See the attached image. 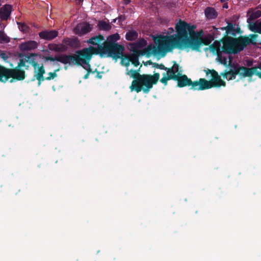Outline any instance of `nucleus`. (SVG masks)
<instances>
[{"label":"nucleus","instance_id":"f257e3e1","mask_svg":"<svg viewBox=\"0 0 261 261\" xmlns=\"http://www.w3.org/2000/svg\"><path fill=\"white\" fill-rule=\"evenodd\" d=\"M196 27L191 25L186 22L179 20L175 24V29L169 28L159 34L152 36L154 42L152 51L156 55H165L172 52L174 49L182 50L190 46L191 40L189 34H192Z\"/></svg>","mask_w":261,"mask_h":261},{"label":"nucleus","instance_id":"f03ea898","mask_svg":"<svg viewBox=\"0 0 261 261\" xmlns=\"http://www.w3.org/2000/svg\"><path fill=\"white\" fill-rule=\"evenodd\" d=\"M87 43L92 44L93 46L78 50L75 55L77 58L78 65L82 66L86 70L90 71L89 62L91 59L92 54H99L101 57H106L105 53H103V51H106L105 38L101 35H97L89 39Z\"/></svg>","mask_w":261,"mask_h":261},{"label":"nucleus","instance_id":"7ed1b4c3","mask_svg":"<svg viewBox=\"0 0 261 261\" xmlns=\"http://www.w3.org/2000/svg\"><path fill=\"white\" fill-rule=\"evenodd\" d=\"M249 38L248 37H241L238 39L228 37L226 38L223 43V50L217 54V59L223 64L226 65L228 59L229 58L230 54L237 53L242 50L245 46L250 44H255L253 39H255L258 35L256 34L250 35Z\"/></svg>","mask_w":261,"mask_h":261},{"label":"nucleus","instance_id":"20e7f679","mask_svg":"<svg viewBox=\"0 0 261 261\" xmlns=\"http://www.w3.org/2000/svg\"><path fill=\"white\" fill-rule=\"evenodd\" d=\"M257 67L247 68L240 67L238 65H231L229 70L225 73H221V75L227 80H231L236 79V75L239 74L241 77H250L255 74L261 78V71H258Z\"/></svg>","mask_w":261,"mask_h":261},{"label":"nucleus","instance_id":"39448f33","mask_svg":"<svg viewBox=\"0 0 261 261\" xmlns=\"http://www.w3.org/2000/svg\"><path fill=\"white\" fill-rule=\"evenodd\" d=\"M180 71L179 70V66L174 62L171 69L168 70L167 72L163 74V77L161 79V82L166 85L167 81L171 79L177 80L178 86L179 87H184L187 85H191L194 83H192L190 79H189L186 75H181Z\"/></svg>","mask_w":261,"mask_h":261},{"label":"nucleus","instance_id":"423d86ee","mask_svg":"<svg viewBox=\"0 0 261 261\" xmlns=\"http://www.w3.org/2000/svg\"><path fill=\"white\" fill-rule=\"evenodd\" d=\"M120 39V36L118 33H115L109 36L105 41L106 57H111L114 58H120L122 55L124 47L116 42Z\"/></svg>","mask_w":261,"mask_h":261},{"label":"nucleus","instance_id":"0eeeda50","mask_svg":"<svg viewBox=\"0 0 261 261\" xmlns=\"http://www.w3.org/2000/svg\"><path fill=\"white\" fill-rule=\"evenodd\" d=\"M211 74L212 80L208 81L204 79H200L199 81H195L192 85V88L194 90H203L211 88L214 86H225V83L223 81L220 75L215 70H208Z\"/></svg>","mask_w":261,"mask_h":261},{"label":"nucleus","instance_id":"6e6552de","mask_svg":"<svg viewBox=\"0 0 261 261\" xmlns=\"http://www.w3.org/2000/svg\"><path fill=\"white\" fill-rule=\"evenodd\" d=\"M36 56V55L35 54H30L21 57L18 63V66L15 69H18L21 71L20 69V68L22 67H28V66L26 65V63H31L34 67L36 79L40 82L44 80L43 75L45 73V70L43 65L40 66L34 61V58ZM22 71H23V70ZM23 72H24V71Z\"/></svg>","mask_w":261,"mask_h":261},{"label":"nucleus","instance_id":"1a4fd4ad","mask_svg":"<svg viewBox=\"0 0 261 261\" xmlns=\"http://www.w3.org/2000/svg\"><path fill=\"white\" fill-rule=\"evenodd\" d=\"M153 85V77L152 75L143 74L137 80L133 81L130 89L132 91L135 90L137 93L143 90L148 93Z\"/></svg>","mask_w":261,"mask_h":261},{"label":"nucleus","instance_id":"9d476101","mask_svg":"<svg viewBox=\"0 0 261 261\" xmlns=\"http://www.w3.org/2000/svg\"><path fill=\"white\" fill-rule=\"evenodd\" d=\"M25 72L18 69H7L0 66V81L6 82L11 77L21 80L24 79Z\"/></svg>","mask_w":261,"mask_h":261},{"label":"nucleus","instance_id":"9b49d317","mask_svg":"<svg viewBox=\"0 0 261 261\" xmlns=\"http://www.w3.org/2000/svg\"><path fill=\"white\" fill-rule=\"evenodd\" d=\"M44 59L45 61H51L54 63V64H55V61H57L64 64H69L70 65H78L77 58L76 55L70 56L65 54H61L56 55L55 57L51 56L45 57H44Z\"/></svg>","mask_w":261,"mask_h":261},{"label":"nucleus","instance_id":"f8f14e48","mask_svg":"<svg viewBox=\"0 0 261 261\" xmlns=\"http://www.w3.org/2000/svg\"><path fill=\"white\" fill-rule=\"evenodd\" d=\"M92 26L89 23L83 22L79 23L74 29L75 34L79 36L84 35L91 31Z\"/></svg>","mask_w":261,"mask_h":261},{"label":"nucleus","instance_id":"ddd939ff","mask_svg":"<svg viewBox=\"0 0 261 261\" xmlns=\"http://www.w3.org/2000/svg\"><path fill=\"white\" fill-rule=\"evenodd\" d=\"M58 35V32L56 30L44 31L39 34V37L41 39L47 40H50L55 38Z\"/></svg>","mask_w":261,"mask_h":261},{"label":"nucleus","instance_id":"4468645a","mask_svg":"<svg viewBox=\"0 0 261 261\" xmlns=\"http://www.w3.org/2000/svg\"><path fill=\"white\" fill-rule=\"evenodd\" d=\"M38 43L35 41H28L22 43L20 45V49L22 50H32L38 47Z\"/></svg>","mask_w":261,"mask_h":261},{"label":"nucleus","instance_id":"2eb2a0df","mask_svg":"<svg viewBox=\"0 0 261 261\" xmlns=\"http://www.w3.org/2000/svg\"><path fill=\"white\" fill-rule=\"evenodd\" d=\"M12 11L11 5H6L0 10V17L3 20H6L10 16Z\"/></svg>","mask_w":261,"mask_h":261},{"label":"nucleus","instance_id":"dca6fc26","mask_svg":"<svg viewBox=\"0 0 261 261\" xmlns=\"http://www.w3.org/2000/svg\"><path fill=\"white\" fill-rule=\"evenodd\" d=\"M204 13L206 17L208 19H213L217 17L218 14L214 8L207 7L205 9Z\"/></svg>","mask_w":261,"mask_h":261},{"label":"nucleus","instance_id":"f3484780","mask_svg":"<svg viewBox=\"0 0 261 261\" xmlns=\"http://www.w3.org/2000/svg\"><path fill=\"white\" fill-rule=\"evenodd\" d=\"M63 42L72 47H77L80 45V41L77 38L64 39Z\"/></svg>","mask_w":261,"mask_h":261},{"label":"nucleus","instance_id":"a211bd4d","mask_svg":"<svg viewBox=\"0 0 261 261\" xmlns=\"http://www.w3.org/2000/svg\"><path fill=\"white\" fill-rule=\"evenodd\" d=\"M249 29L252 32L261 34V20H258L255 22L250 24Z\"/></svg>","mask_w":261,"mask_h":261},{"label":"nucleus","instance_id":"6ab92c4d","mask_svg":"<svg viewBox=\"0 0 261 261\" xmlns=\"http://www.w3.org/2000/svg\"><path fill=\"white\" fill-rule=\"evenodd\" d=\"M49 48L50 50H54L55 51H64L66 50L67 47L63 44H53L49 45Z\"/></svg>","mask_w":261,"mask_h":261},{"label":"nucleus","instance_id":"aec40b11","mask_svg":"<svg viewBox=\"0 0 261 261\" xmlns=\"http://www.w3.org/2000/svg\"><path fill=\"white\" fill-rule=\"evenodd\" d=\"M220 43L217 41H215L210 46V49L211 52L216 53L220 52Z\"/></svg>","mask_w":261,"mask_h":261},{"label":"nucleus","instance_id":"412c9836","mask_svg":"<svg viewBox=\"0 0 261 261\" xmlns=\"http://www.w3.org/2000/svg\"><path fill=\"white\" fill-rule=\"evenodd\" d=\"M97 25L100 30L108 31L111 28V25L109 23L104 21H99Z\"/></svg>","mask_w":261,"mask_h":261},{"label":"nucleus","instance_id":"4be33fe9","mask_svg":"<svg viewBox=\"0 0 261 261\" xmlns=\"http://www.w3.org/2000/svg\"><path fill=\"white\" fill-rule=\"evenodd\" d=\"M138 37V33L135 31H130L126 33L125 38L129 41L135 40Z\"/></svg>","mask_w":261,"mask_h":261},{"label":"nucleus","instance_id":"5701e85b","mask_svg":"<svg viewBox=\"0 0 261 261\" xmlns=\"http://www.w3.org/2000/svg\"><path fill=\"white\" fill-rule=\"evenodd\" d=\"M126 74L129 75L130 77L135 78V80H137L141 76V74H140L136 70L132 69L128 70L127 69Z\"/></svg>","mask_w":261,"mask_h":261},{"label":"nucleus","instance_id":"b1692460","mask_svg":"<svg viewBox=\"0 0 261 261\" xmlns=\"http://www.w3.org/2000/svg\"><path fill=\"white\" fill-rule=\"evenodd\" d=\"M130 62H132V63L135 66H137L139 65V62L138 59V56L135 54H132L129 55Z\"/></svg>","mask_w":261,"mask_h":261},{"label":"nucleus","instance_id":"393cba45","mask_svg":"<svg viewBox=\"0 0 261 261\" xmlns=\"http://www.w3.org/2000/svg\"><path fill=\"white\" fill-rule=\"evenodd\" d=\"M10 40L4 32L0 31V43H7Z\"/></svg>","mask_w":261,"mask_h":261},{"label":"nucleus","instance_id":"a878e982","mask_svg":"<svg viewBox=\"0 0 261 261\" xmlns=\"http://www.w3.org/2000/svg\"><path fill=\"white\" fill-rule=\"evenodd\" d=\"M19 29L23 33H26L29 31V27L25 23H18Z\"/></svg>","mask_w":261,"mask_h":261},{"label":"nucleus","instance_id":"bb28decb","mask_svg":"<svg viewBox=\"0 0 261 261\" xmlns=\"http://www.w3.org/2000/svg\"><path fill=\"white\" fill-rule=\"evenodd\" d=\"M147 45V42L143 39H140L136 43V45L138 48H142Z\"/></svg>","mask_w":261,"mask_h":261},{"label":"nucleus","instance_id":"cd10ccee","mask_svg":"<svg viewBox=\"0 0 261 261\" xmlns=\"http://www.w3.org/2000/svg\"><path fill=\"white\" fill-rule=\"evenodd\" d=\"M261 16V12L260 11H257L256 12L253 13L250 16L249 19L253 20L258 18Z\"/></svg>","mask_w":261,"mask_h":261},{"label":"nucleus","instance_id":"c85d7f7f","mask_svg":"<svg viewBox=\"0 0 261 261\" xmlns=\"http://www.w3.org/2000/svg\"><path fill=\"white\" fill-rule=\"evenodd\" d=\"M129 62H130V59H129V56H128L127 57H126L125 58H123L121 61L122 64L123 65L127 66V67L129 65Z\"/></svg>","mask_w":261,"mask_h":261},{"label":"nucleus","instance_id":"c756f323","mask_svg":"<svg viewBox=\"0 0 261 261\" xmlns=\"http://www.w3.org/2000/svg\"><path fill=\"white\" fill-rule=\"evenodd\" d=\"M59 70V69H58L55 71L54 72H49L48 73L49 76L47 77L45 80H50L51 79H54L55 77L57 76L56 72L58 71Z\"/></svg>","mask_w":261,"mask_h":261},{"label":"nucleus","instance_id":"7c9ffc66","mask_svg":"<svg viewBox=\"0 0 261 261\" xmlns=\"http://www.w3.org/2000/svg\"><path fill=\"white\" fill-rule=\"evenodd\" d=\"M9 57V56L7 53L4 51H0V57L4 60L6 61L8 59Z\"/></svg>","mask_w":261,"mask_h":261},{"label":"nucleus","instance_id":"2f4dec72","mask_svg":"<svg viewBox=\"0 0 261 261\" xmlns=\"http://www.w3.org/2000/svg\"><path fill=\"white\" fill-rule=\"evenodd\" d=\"M152 76L153 77V84H155L160 78V74L155 73L154 75Z\"/></svg>","mask_w":261,"mask_h":261},{"label":"nucleus","instance_id":"473e14b6","mask_svg":"<svg viewBox=\"0 0 261 261\" xmlns=\"http://www.w3.org/2000/svg\"><path fill=\"white\" fill-rule=\"evenodd\" d=\"M158 66L161 69H164V70H166V72H167L168 70L171 69V68H168L165 67V66L163 64L158 65Z\"/></svg>","mask_w":261,"mask_h":261},{"label":"nucleus","instance_id":"72a5a7b5","mask_svg":"<svg viewBox=\"0 0 261 261\" xmlns=\"http://www.w3.org/2000/svg\"><path fill=\"white\" fill-rule=\"evenodd\" d=\"M206 38H204V39H203L202 41H203V42L205 45H208V44H209L211 43V39H210V40H206Z\"/></svg>","mask_w":261,"mask_h":261},{"label":"nucleus","instance_id":"f704fd0d","mask_svg":"<svg viewBox=\"0 0 261 261\" xmlns=\"http://www.w3.org/2000/svg\"><path fill=\"white\" fill-rule=\"evenodd\" d=\"M223 8H228V5H227V4H225L223 6Z\"/></svg>","mask_w":261,"mask_h":261},{"label":"nucleus","instance_id":"c9c22d12","mask_svg":"<svg viewBox=\"0 0 261 261\" xmlns=\"http://www.w3.org/2000/svg\"><path fill=\"white\" fill-rule=\"evenodd\" d=\"M88 76H89V73H87L85 75V77L84 78L85 79H87L88 77Z\"/></svg>","mask_w":261,"mask_h":261},{"label":"nucleus","instance_id":"e433bc0d","mask_svg":"<svg viewBox=\"0 0 261 261\" xmlns=\"http://www.w3.org/2000/svg\"><path fill=\"white\" fill-rule=\"evenodd\" d=\"M229 31V28H228V29H227V32H228Z\"/></svg>","mask_w":261,"mask_h":261}]
</instances>
